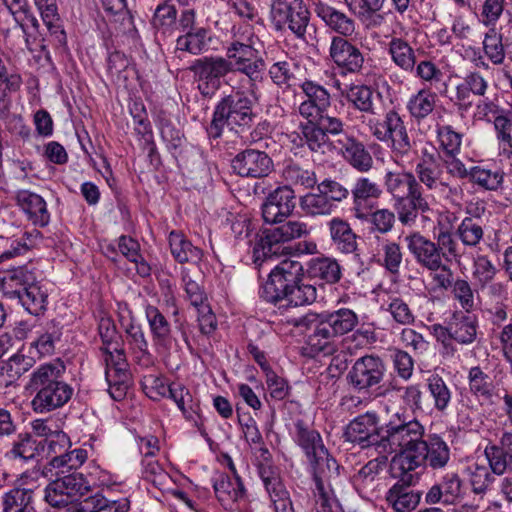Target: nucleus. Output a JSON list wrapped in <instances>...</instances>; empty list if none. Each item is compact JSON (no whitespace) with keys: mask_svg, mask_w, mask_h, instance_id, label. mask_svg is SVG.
<instances>
[{"mask_svg":"<svg viewBox=\"0 0 512 512\" xmlns=\"http://www.w3.org/2000/svg\"><path fill=\"white\" fill-rule=\"evenodd\" d=\"M295 207V191L288 185L279 186L266 196L261 206L263 220L267 224L283 223Z\"/></svg>","mask_w":512,"mask_h":512,"instance_id":"412c9836","label":"nucleus"},{"mask_svg":"<svg viewBox=\"0 0 512 512\" xmlns=\"http://www.w3.org/2000/svg\"><path fill=\"white\" fill-rule=\"evenodd\" d=\"M394 208L399 222L409 227L416 224L419 212L433 211L423 188L396 198Z\"/></svg>","mask_w":512,"mask_h":512,"instance_id":"72a5a7b5","label":"nucleus"},{"mask_svg":"<svg viewBox=\"0 0 512 512\" xmlns=\"http://www.w3.org/2000/svg\"><path fill=\"white\" fill-rule=\"evenodd\" d=\"M384 183L386 190L395 198L421 189L420 183L417 182L412 172L398 173L389 171L385 174Z\"/></svg>","mask_w":512,"mask_h":512,"instance_id":"5fc2aeb1","label":"nucleus"},{"mask_svg":"<svg viewBox=\"0 0 512 512\" xmlns=\"http://www.w3.org/2000/svg\"><path fill=\"white\" fill-rule=\"evenodd\" d=\"M258 474L273 512H294L290 493L280 476L278 468L263 462L258 466Z\"/></svg>","mask_w":512,"mask_h":512,"instance_id":"aec40b11","label":"nucleus"},{"mask_svg":"<svg viewBox=\"0 0 512 512\" xmlns=\"http://www.w3.org/2000/svg\"><path fill=\"white\" fill-rule=\"evenodd\" d=\"M168 244L172 257L179 264L198 265L203 259V250L195 246L181 231L172 230L168 235Z\"/></svg>","mask_w":512,"mask_h":512,"instance_id":"58836bf2","label":"nucleus"},{"mask_svg":"<svg viewBox=\"0 0 512 512\" xmlns=\"http://www.w3.org/2000/svg\"><path fill=\"white\" fill-rule=\"evenodd\" d=\"M437 94L429 88L413 93L406 103V109L413 121L421 123L435 110Z\"/></svg>","mask_w":512,"mask_h":512,"instance_id":"c03bdc74","label":"nucleus"},{"mask_svg":"<svg viewBox=\"0 0 512 512\" xmlns=\"http://www.w3.org/2000/svg\"><path fill=\"white\" fill-rule=\"evenodd\" d=\"M282 177L288 186L311 189L317 184V177L312 169L304 168L298 163H287L282 171Z\"/></svg>","mask_w":512,"mask_h":512,"instance_id":"bf43d9fd","label":"nucleus"},{"mask_svg":"<svg viewBox=\"0 0 512 512\" xmlns=\"http://www.w3.org/2000/svg\"><path fill=\"white\" fill-rule=\"evenodd\" d=\"M231 87L232 92L214 106L211 122L206 128L211 139L220 138L226 126L231 130L249 128L256 117L253 109L259 104L261 96Z\"/></svg>","mask_w":512,"mask_h":512,"instance_id":"20e7f679","label":"nucleus"},{"mask_svg":"<svg viewBox=\"0 0 512 512\" xmlns=\"http://www.w3.org/2000/svg\"><path fill=\"white\" fill-rule=\"evenodd\" d=\"M4 281L8 289L6 294L10 298L17 299L25 311L31 314L32 293L30 289L32 287V270L29 269L28 264L8 270Z\"/></svg>","mask_w":512,"mask_h":512,"instance_id":"bb28decb","label":"nucleus"},{"mask_svg":"<svg viewBox=\"0 0 512 512\" xmlns=\"http://www.w3.org/2000/svg\"><path fill=\"white\" fill-rule=\"evenodd\" d=\"M65 370L66 366L60 358H55L41 364L36 371H34V388L40 389L43 386L62 381L61 377Z\"/></svg>","mask_w":512,"mask_h":512,"instance_id":"0e129e2a","label":"nucleus"},{"mask_svg":"<svg viewBox=\"0 0 512 512\" xmlns=\"http://www.w3.org/2000/svg\"><path fill=\"white\" fill-rule=\"evenodd\" d=\"M404 242L415 262L423 269L439 267L443 261L435 242L420 232H412L404 237Z\"/></svg>","mask_w":512,"mask_h":512,"instance_id":"7c9ffc66","label":"nucleus"},{"mask_svg":"<svg viewBox=\"0 0 512 512\" xmlns=\"http://www.w3.org/2000/svg\"><path fill=\"white\" fill-rule=\"evenodd\" d=\"M385 371L384 362L380 357L365 355L354 362L346 379L355 391L367 393L382 382Z\"/></svg>","mask_w":512,"mask_h":512,"instance_id":"2eb2a0df","label":"nucleus"},{"mask_svg":"<svg viewBox=\"0 0 512 512\" xmlns=\"http://www.w3.org/2000/svg\"><path fill=\"white\" fill-rule=\"evenodd\" d=\"M387 52L393 64L407 73H413L417 61L416 50L405 39L397 36L391 37Z\"/></svg>","mask_w":512,"mask_h":512,"instance_id":"37998d69","label":"nucleus"},{"mask_svg":"<svg viewBox=\"0 0 512 512\" xmlns=\"http://www.w3.org/2000/svg\"><path fill=\"white\" fill-rule=\"evenodd\" d=\"M426 387L433 400L434 409L444 413L452 401V391L448 383L440 375L431 374L426 379Z\"/></svg>","mask_w":512,"mask_h":512,"instance_id":"6e6d98bb","label":"nucleus"},{"mask_svg":"<svg viewBox=\"0 0 512 512\" xmlns=\"http://www.w3.org/2000/svg\"><path fill=\"white\" fill-rule=\"evenodd\" d=\"M3 2L13 14L17 23V29L19 30L12 40L8 38L9 30H5L4 37L6 43L15 56L21 53L25 55L26 50L32 51L29 41L31 36L30 27L32 26L30 8L25 0H3Z\"/></svg>","mask_w":512,"mask_h":512,"instance_id":"6ab92c4d","label":"nucleus"},{"mask_svg":"<svg viewBox=\"0 0 512 512\" xmlns=\"http://www.w3.org/2000/svg\"><path fill=\"white\" fill-rule=\"evenodd\" d=\"M332 244L344 254L354 253L357 249V236L349 223L342 218L334 217L328 222Z\"/></svg>","mask_w":512,"mask_h":512,"instance_id":"49530a36","label":"nucleus"},{"mask_svg":"<svg viewBox=\"0 0 512 512\" xmlns=\"http://www.w3.org/2000/svg\"><path fill=\"white\" fill-rule=\"evenodd\" d=\"M144 312L154 343L165 344L171 336L170 322L158 307L152 304H146Z\"/></svg>","mask_w":512,"mask_h":512,"instance_id":"603ef678","label":"nucleus"},{"mask_svg":"<svg viewBox=\"0 0 512 512\" xmlns=\"http://www.w3.org/2000/svg\"><path fill=\"white\" fill-rule=\"evenodd\" d=\"M466 378L470 394L478 401L493 404L499 398L497 384L480 365L470 367Z\"/></svg>","mask_w":512,"mask_h":512,"instance_id":"f704fd0d","label":"nucleus"},{"mask_svg":"<svg viewBox=\"0 0 512 512\" xmlns=\"http://www.w3.org/2000/svg\"><path fill=\"white\" fill-rule=\"evenodd\" d=\"M484 456L495 475L512 473V431H503L495 442H489Z\"/></svg>","mask_w":512,"mask_h":512,"instance_id":"a878e982","label":"nucleus"},{"mask_svg":"<svg viewBox=\"0 0 512 512\" xmlns=\"http://www.w3.org/2000/svg\"><path fill=\"white\" fill-rule=\"evenodd\" d=\"M238 422L245 441L251 447L259 449L260 457L263 461H268L271 458V454L264 446V439L258 428L256 420L250 414H247L245 417H239Z\"/></svg>","mask_w":512,"mask_h":512,"instance_id":"052dcab7","label":"nucleus"},{"mask_svg":"<svg viewBox=\"0 0 512 512\" xmlns=\"http://www.w3.org/2000/svg\"><path fill=\"white\" fill-rule=\"evenodd\" d=\"M484 211L485 207L478 203L466 207V216L455 230V235L463 246L476 248L483 240L484 225L481 215Z\"/></svg>","mask_w":512,"mask_h":512,"instance_id":"cd10ccee","label":"nucleus"},{"mask_svg":"<svg viewBox=\"0 0 512 512\" xmlns=\"http://www.w3.org/2000/svg\"><path fill=\"white\" fill-rule=\"evenodd\" d=\"M350 9L358 16L360 21L368 28L382 26L386 17L381 13L385 0H346Z\"/></svg>","mask_w":512,"mask_h":512,"instance_id":"a18cd8bd","label":"nucleus"},{"mask_svg":"<svg viewBox=\"0 0 512 512\" xmlns=\"http://www.w3.org/2000/svg\"><path fill=\"white\" fill-rule=\"evenodd\" d=\"M322 314L338 337L353 331L358 324V315L348 308H340Z\"/></svg>","mask_w":512,"mask_h":512,"instance_id":"338daca9","label":"nucleus"},{"mask_svg":"<svg viewBox=\"0 0 512 512\" xmlns=\"http://www.w3.org/2000/svg\"><path fill=\"white\" fill-rule=\"evenodd\" d=\"M362 123L376 140L391 150L397 162L410 161L415 157L404 119L395 108L387 109L382 117L377 112L365 116Z\"/></svg>","mask_w":512,"mask_h":512,"instance_id":"423d86ee","label":"nucleus"},{"mask_svg":"<svg viewBox=\"0 0 512 512\" xmlns=\"http://www.w3.org/2000/svg\"><path fill=\"white\" fill-rule=\"evenodd\" d=\"M436 139L444 156H457L460 153L463 134L457 132L451 125H437Z\"/></svg>","mask_w":512,"mask_h":512,"instance_id":"680f3d73","label":"nucleus"},{"mask_svg":"<svg viewBox=\"0 0 512 512\" xmlns=\"http://www.w3.org/2000/svg\"><path fill=\"white\" fill-rule=\"evenodd\" d=\"M489 89L488 80L477 70L467 71L455 87L454 105L459 111H468L473 106L471 96L484 97Z\"/></svg>","mask_w":512,"mask_h":512,"instance_id":"2f4dec72","label":"nucleus"},{"mask_svg":"<svg viewBox=\"0 0 512 512\" xmlns=\"http://www.w3.org/2000/svg\"><path fill=\"white\" fill-rule=\"evenodd\" d=\"M269 19L276 32L306 40L310 12L303 0H272Z\"/></svg>","mask_w":512,"mask_h":512,"instance_id":"6e6552de","label":"nucleus"},{"mask_svg":"<svg viewBox=\"0 0 512 512\" xmlns=\"http://www.w3.org/2000/svg\"><path fill=\"white\" fill-rule=\"evenodd\" d=\"M258 295L267 303L278 305L285 302V306L297 307L313 303L317 293L313 285L304 282L301 262L285 259L270 271Z\"/></svg>","mask_w":512,"mask_h":512,"instance_id":"f257e3e1","label":"nucleus"},{"mask_svg":"<svg viewBox=\"0 0 512 512\" xmlns=\"http://www.w3.org/2000/svg\"><path fill=\"white\" fill-rule=\"evenodd\" d=\"M332 144L337 153L358 172L366 173L372 169L374 163L372 155L363 142L347 132V128Z\"/></svg>","mask_w":512,"mask_h":512,"instance_id":"4be33fe9","label":"nucleus"},{"mask_svg":"<svg viewBox=\"0 0 512 512\" xmlns=\"http://www.w3.org/2000/svg\"><path fill=\"white\" fill-rule=\"evenodd\" d=\"M391 475L396 482L387 490L385 502L394 512H412L420 504L422 491L414 488L420 475L408 469L395 470L390 467Z\"/></svg>","mask_w":512,"mask_h":512,"instance_id":"1a4fd4ad","label":"nucleus"},{"mask_svg":"<svg viewBox=\"0 0 512 512\" xmlns=\"http://www.w3.org/2000/svg\"><path fill=\"white\" fill-rule=\"evenodd\" d=\"M443 331L461 345H470L477 339L478 320L475 316L463 313L453 314Z\"/></svg>","mask_w":512,"mask_h":512,"instance_id":"ea45409f","label":"nucleus"},{"mask_svg":"<svg viewBox=\"0 0 512 512\" xmlns=\"http://www.w3.org/2000/svg\"><path fill=\"white\" fill-rule=\"evenodd\" d=\"M464 474L471 486L472 492L481 497L487 493L495 481V474L491 466L478 463L477 461L470 462L465 467Z\"/></svg>","mask_w":512,"mask_h":512,"instance_id":"8fccbe9b","label":"nucleus"},{"mask_svg":"<svg viewBox=\"0 0 512 512\" xmlns=\"http://www.w3.org/2000/svg\"><path fill=\"white\" fill-rule=\"evenodd\" d=\"M32 343L23 344L18 351L7 361L0 365V374L5 375V386L18 385L17 382L23 378L24 390L28 394L32 385Z\"/></svg>","mask_w":512,"mask_h":512,"instance_id":"5701e85b","label":"nucleus"},{"mask_svg":"<svg viewBox=\"0 0 512 512\" xmlns=\"http://www.w3.org/2000/svg\"><path fill=\"white\" fill-rule=\"evenodd\" d=\"M305 99L299 104L298 112L303 118H315L330 115L331 94L327 88L317 81L305 79L300 84Z\"/></svg>","mask_w":512,"mask_h":512,"instance_id":"b1692460","label":"nucleus"},{"mask_svg":"<svg viewBox=\"0 0 512 512\" xmlns=\"http://www.w3.org/2000/svg\"><path fill=\"white\" fill-rule=\"evenodd\" d=\"M381 194L382 189L375 181L364 176L356 178L351 188L354 216L366 218L370 214L371 208H375Z\"/></svg>","mask_w":512,"mask_h":512,"instance_id":"c756f323","label":"nucleus"},{"mask_svg":"<svg viewBox=\"0 0 512 512\" xmlns=\"http://www.w3.org/2000/svg\"><path fill=\"white\" fill-rule=\"evenodd\" d=\"M308 273L312 278L327 284L338 282L342 275L338 261L330 257H316L309 261Z\"/></svg>","mask_w":512,"mask_h":512,"instance_id":"3c124183","label":"nucleus"},{"mask_svg":"<svg viewBox=\"0 0 512 512\" xmlns=\"http://www.w3.org/2000/svg\"><path fill=\"white\" fill-rule=\"evenodd\" d=\"M231 167L241 177L261 178L272 171L273 162L264 151L245 149L232 159Z\"/></svg>","mask_w":512,"mask_h":512,"instance_id":"393cba45","label":"nucleus"},{"mask_svg":"<svg viewBox=\"0 0 512 512\" xmlns=\"http://www.w3.org/2000/svg\"><path fill=\"white\" fill-rule=\"evenodd\" d=\"M17 90L0 89V120L4 121L7 128L15 134L23 138H29V128L23 124V119L20 115H12L10 108L12 100L10 93Z\"/></svg>","mask_w":512,"mask_h":512,"instance_id":"4d7b16f0","label":"nucleus"},{"mask_svg":"<svg viewBox=\"0 0 512 512\" xmlns=\"http://www.w3.org/2000/svg\"><path fill=\"white\" fill-rule=\"evenodd\" d=\"M3 512H32V471L22 472L4 494Z\"/></svg>","mask_w":512,"mask_h":512,"instance_id":"c85d7f7f","label":"nucleus"},{"mask_svg":"<svg viewBox=\"0 0 512 512\" xmlns=\"http://www.w3.org/2000/svg\"><path fill=\"white\" fill-rule=\"evenodd\" d=\"M415 177L420 187L432 193L448 196L457 194V186L450 185L445 181L443 166L441 164L415 167Z\"/></svg>","mask_w":512,"mask_h":512,"instance_id":"4c0bfd02","label":"nucleus"},{"mask_svg":"<svg viewBox=\"0 0 512 512\" xmlns=\"http://www.w3.org/2000/svg\"><path fill=\"white\" fill-rule=\"evenodd\" d=\"M80 505L84 512H128L130 509L128 498L110 499L101 493L85 498Z\"/></svg>","mask_w":512,"mask_h":512,"instance_id":"864d4df0","label":"nucleus"},{"mask_svg":"<svg viewBox=\"0 0 512 512\" xmlns=\"http://www.w3.org/2000/svg\"><path fill=\"white\" fill-rule=\"evenodd\" d=\"M349 39L333 36L329 46V59L342 76L361 73L365 61L361 50Z\"/></svg>","mask_w":512,"mask_h":512,"instance_id":"a211bd4d","label":"nucleus"},{"mask_svg":"<svg viewBox=\"0 0 512 512\" xmlns=\"http://www.w3.org/2000/svg\"><path fill=\"white\" fill-rule=\"evenodd\" d=\"M98 334L102 342L100 351L104 355L108 392L115 401H120L126 396L130 387L131 375L124 349L114 348L112 350L111 348L118 337L116 325L111 317H100Z\"/></svg>","mask_w":512,"mask_h":512,"instance_id":"39448f33","label":"nucleus"},{"mask_svg":"<svg viewBox=\"0 0 512 512\" xmlns=\"http://www.w3.org/2000/svg\"><path fill=\"white\" fill-rule=\"evenodd\" d=\"M468 180L479 189L495 191L503 183V172L495 165L479 163L470 167Z\"/></svg>","mask_w":512,"mask_h":512,"instance_id":"09e8293b","label":"nucleus"},{"mask_svg":"<svg viewBox=\"0 0 512 512\" xmlns=\"http://www.w3.org/2000/svg\"><path fill=\"white\" fill-rule=\"evenodd\" d=\"M227 56H204L194 59L189 70L203 97L212 98L222 85V78L230 73Z\"/></svg>","mask_w":512,"mask_h":512,"instance_id":"ddd939ff","label":"nucleus"},{"mask_svg":"<svg viewBox=\"0 0 512 512\" xmlns=\"http://www.w3.org/2000/svg\"><path fill=\"white\" fill-rule=\"evenodd\" d=\"M299 66L288 60L277 61L268 69V75L271 81L278 87H289L296 79L295 73Z\"/></svg>","mask_w":512,"mask_h":512,"instance_id":"774afa93","label":"nucleus"},{"mask_svg":"<svg viewBox=\"0 0 512 512\" xmlns=\"http://www.w3.org/2000/svg\"><path fill=\"white\" fill-rule=\"evenodd\" d=\"M378 422V415L374 411L358 415L346 427V440L379 455L378 444L383 436V425L378 426Z\"/></svg>","mask_w":512,"mask_h":512,"instance_id":"4468645a","label":"nucleus"},{"mask_svg":"<svg viewBox=\"0 0 512 512\" xmlns=\"http://www.w3.org/2000/svg\"><path fill=\"white\" fill-rule=\"evenodd\" d=\"M232 231L238 240L246 246H252V260L260 266L265 260L286 253V244L292 240L307 236L310 233L307 223L300 220H289L275 227L263 229L251 239L253 229L247 220L236 221Z\"/></svg>","mask_w":512,"mask_h":512,"instance_id":"f03ea898","label":"nucleus"},{"mask_svg":"<svg viewBox=\"0 0 512 512\" xmlns=\"http://www.w3.org/2000/svg\"><path fill=\"white\" fill-rule=\"evenodd\" d=\"M450 461V449L447 443L438 435L434 434L420 443L419 449L411 458L403 460L407 464L406 469L413 472L424 465L436 470L443 469Z\"/></svg>","mask_w":512,"mask_h":512,"instance_id":"dca6fc26","label":"nucleus"},{"mask_svg":"<svg viewBox=\"0 0 512 512\" xmlns=\"http://www.w3.org/2000/svg\"><path fill=\"white\" fill-rule=\"evenodd\" d=\"M118 316L129 350L138 364L149 366L152 363V355L142 325L135 320L126 303L118 304Z\"/></svg>","mask_w":512,"mask_h":512,"instance_id":"f3484780","label":"nucleus"},{"mask_svg":"<svg viewBox=\"0 0 512 512\" xmlns=\"http://www.w3.org/2000/svg\"><path fill=\"white\" fill-rule=\"evenodd\" d=\"M226 56L231 65L230 73L239 75L235 84H232V77L226 83L261 96L260 85L265 79L266 63L259 51L249 44L234 41L227 47Z\"/></svg>","mask_w":512,"mask_h":512,"instance_id":"0eeeda50","label":"nucleus"},{"mask_svg":"<svg viewBox=\"0 0 512 512\" xmlns=\"http://www.w3.org/2000/svg\"><path fill=\"white\" fill-rule=\"evenodd\" d=\"M341 95L355 110L362 113V120L376 113L374 90L370 86L351 83L341 91Z\"/></svg>","mask_w":512,"mask_h":512,"instance_id":"a19ab883","label":"nucleus"},{"mask_svg":"<svg viewBox=\"0 0 512 512\" xmlns=\"http://www.w3.org/2000/svg\"><path fill=\"white\" fill-rule=\"evenodd\" d=\"M337 334L323 314L316 317L312 333L308 336V345L315 353L331 354L335 349Z\"/></svg>","mask_w":512,"mask_h":512,"instance_id":"79ce46f5","label":"nucleus"},{"mask_svg":"<svg viewBox=\"0 0 512 512\" xmlns=\"http://www.w3.org/2000/svg\"><path fill=\"white\" fill-rule=\"evenodd\" d=\"M293 439L301 448L306 459L311 466L314 474V481L322 479L319 475L323 472V466L326 464L330 469L332 465H336V461L330 458L320 433L309 427L303 420H297L294 423Z\"/></svg>","mask_w":512,"mask_h":512,"instance_id":"f8f14e48","label":"nucleus"},{"mask_svg":"<svg viewBox=\"0 0 512 512\" xmlns=\"http://www.w3.org/2000/svg\"><path fill=\"white\" fill-rule=\"evenodd\" d=\"M482 50L485 58L493 65L499 66L505 62L506 46L503 42V35L496 28H490L484 34Z\"/></svg>","mask_w":512,"mask_h":512,"instance_id":"13d9d810","label":"nucleus"},{"mask_svg":"<svg viewBox=\"0 0 512 512\" xmlns=\"http://www.w3.org/2000/svg\"><path fill=\"white\" fill-rule=\"evenodd\" d=\"M211 41L210 30L206 27H199L179 35L176 39V50L194 56L201 55L210 49Z\"/></svg>","mask_w":512,"mask_h":512,"instance_id":"de8ad7c7","label":"nucleus"},{"mask_svg":"<svg viewBox=\"0 0 512 512\" xmlns=\"http://www.w3.org/2000/svg\"><path fill=\"white\" fill-rule=\"evenodd\" d=\"M425 428L416 419H409L404 412H395L383 424V436L378 444L379 455L382 458L395 453L390 467L395 470L405 469L403 460L411 458L424 440Z\"/></svg>","mask_w":512,"mask_h":512,"instance_id":"7ed1b4c3","label":"nucleus"},{"mask_svg":"<svg viewBox=\"0 0 512 512\" xmlns=\"http://www.w3.org/2000/svg\"><path fill=\"white\" fill-rule=\"evenodd\" d=\"M301 210L308 216H328L336 209L316 188L315 192H309L300 197Z\"/></svg>","mask_w":512,"mask_h":512,"instance_id":"e2e57ef3","label":"nucleus"},{"mask_svg":"<svg viewBox=\"0 0 512 512\" xmlns=\"http://www.w3.org/2000/svg\"><path fill=\"white\" fill-rule=\"evenodd\" d=\"M73 389L65 382H54L43 386L34 397V411H51L69 401Z\"/></svg>","mask_w":512,"mask_h":512,"instance_id":"e433bc0d","label":"nucleus"},{"mask_svg":"<svg viewBox=\"0 0 512 512\" xmlns=\"http://www.w3.org/2000/svg\"><path fill=\"white\" fill-rule=\"evenodd\" d=\"M317 16L337 36L353 38L357 35V24L355 20L345 12L327 4H319L316 7Z\"/></svg>","mask_w":512,"mask_h":512,"instance_id":"c9c22d12","label":"nucleus"},{"mask_svg":"<svg viewBox=\"0 0 512 512\" xmlns=\"http://www.w3.org/2000/svg\"><path fill=\"white\" fill-rule=\"evenodd\" d=\"M306 122L299 125L301 140L312 152L324 153L330 144L329 137L339 138L348 128L342 118L334 115L304 118Z\"/></svg>","mask_w":512,"mask_h":512,"instance_id":"9b49d317","label":"nucleus"},{"mask_svg":"<svg viewBox=\"0 0 512 512\" xmlns=\"http://www.w3.org/2000/svg\"><path fill=\"white\" fill-rule=\"evenodd\" d=\"M213 489L225 510L233 511L239 504L246 502L247 490L241 477L231 478L228 474H219L213 480Z\"/></svg>","mask_w":512,"mask_h":512,"instance_id":"473e14b6","label":"nucleus"},{"mask_svg":"<svg viewBox=\"0 0 512 512\" xmlns=\"http://www.w3.org/2000/svg\"><path fill=\"white\" fill-rule=\"evenodd\" d=\"M89 490L90 483L82 473L60 470L56 473V479L45 488L44 499L52 507H65Z\"/></svg>","mask_w":512,"mask_h":512,"instance_id":"9d476101","label":"nucleus"},{"mask_svg":"<svg viewBox=\"0 0 512 512\" xmlns=\"http://www.w3.org/2000/svg\"><path fill=\"white\" fill-rule=\"evenodd\" d=\"M178 10L172 0H162L155 8L152 25L163 33L171 32L177 24Z\"/></svg>","mask_w":512,"mask_h":512,"instance_id":"69168bd1","label":"nucleus"}]
</instances>
